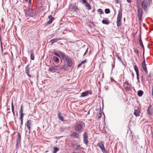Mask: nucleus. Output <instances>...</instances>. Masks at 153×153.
Segmentation results:
<instances>
[{"mask_svg": "<svg viewBox=\"0 0 153 153\" xmlns=\"http://www.w3.org/2000/svg\"><path fill=\"white\" fill-rule=\"evenodd\" d=\"M147 111V114L149 115H151L153 113V109L151 108V106L148 108Z\"/></svg>", "mask_w": 153, "mask_h": 153, "instance_id": "nucleus-12", "label": "nucleus"}, {"mask_svg": "<svg viewBox=\"0 0 153 153\" xmlns=\"http://www.w3.org/2000/svg\"><path fill=\"white\" fill-rule=\"evenodd\" d=\"M65 62H67V65L69 67H71L72 66L73 62L71 58H68L65 61Z\"/></svg>", "mask_w": 153, "mask_h": 153, "instance_id": "nucleus-8", "label": "nucleus"}, {"mask_svg": "<svg viewBox=\"0 0 153 153\" xmlns=\"http://www.w3.org/2000/svg\"><path fill=\"white\" fill-rule=\"evenodd\" d=\"M31 9L30 8H29L27 10H25L26 13L27 14H28L29 15V14L31 12Z\"/></svg>", "mask_w": 153, "mask_h": 153, "instance_id": "nucleus-33", "label": "nucleus"}, {"mask_svg": "<svg viewBox=\"0 0 153 153\" xmlns=\"http://www.w3.org/2000/svg\"><path fill=\"white\" fill-rule=\"evenodd\" d=\"M87 61V60L86 59H85L84 60L82 61V62H81L79 64H78V67H81V66L82 65V64H83L84 63L86 62Z\"/></svg>", "mask_w": 153, "mask_h": 153, "instance_id": "nucleus-23", "label": "nucleus"}, {"mask_svg": "<svg viewBox=\"0 0 153 153\" xmlns=\"http://www.w3.org/2000/svg\"><path fill=\"white\" fill-rule=\"evenodd\" d=\"M21 136L20 134L19 133H18V136L16 139V146H17L21 142Z\"/></svg>", "mask_w": 153, "mask_h": 153, "instance_id": "nucleus-9", "label": "nucleus"}, {"mask_svg": "<svg viewBox=\"0 0 153 153\" xmlns=\"http://www.w3.org/2000/svg\"><path fill=\"white\" fill-rule=\"evenodd\" d=\"M83 141L84 143L87 145L88 143V136L87 132H85L83 134Z\"/></svg>", "mask_w": 153, "mask_h": 153, "instance_id": "nucleus-4", "label": "nucleus"}, {"mask_svg": "<svg viewBox=\"0 0 153 153\" xmlns=\"http://www.w3.org/2000/svg\"><path fill=\"white\" fill-rule=\"evenodd\" d=\"M152 95L153 96V85L152 86Z\"/></svg>", "mask_w": 153, "mask_h": 153, "instance_id": "nucleus-56", "label": "nucleus"}, {"mask_svg": "<svg viewBox=\"0 0 153 153\" xmlns=\"http://www.w3.org/2000/svg\"><path fill=\"white\" fill-rule=\"evenodd\" d=\"M132 76H133V77H134V74L133 73V72H132Z\"/></svg>", "mask_w": 153, "mask_h": 153, "instance_id": "nucleus-63", "label": "nucleus"}, {"mask_svg": "<svg viewBox=\"0 0 153 153\" xmlns=\"http://www.w3.org/2000/svg\"><path fill=\"white\" fill-rule=\"evenodd\" d=\"M53 149V153H56L59 150V149L57 147H54Z\"/></svg>", "mask_w": 153, "mask_h": 153, "instance_id": "nucleus-24", "label": "nucleus"}, {"mask_svg": "<svg viewBox=\"0 0 153 153\" xmlns=\"http://www.w3.org/2000/svg\"><path fill=\"white\" fill-rule=\"evenodd\" d=\"M115 2V3L116 4L118 3H119V1L118 0H114Z\"/></svg>", "mask_w": 153, "mask_h": 153, "instance_id": "nucleus-55", "label": "nucleus"}, {"mask_svg": "<svg viewBox=\"0 0 153 153\" xmlns=\"http://www.w3.org/2000/svg\"><path fill=\"white\" fill-rule=\"evenodd\" d=\"M11 107H12V111L13 114V115L15 116V113L14 111V106L13 105V102H12L11 104Z\"/></svg>", "mask_w": 153, "mask_h": 153, "instance_id": "nucleus-28", "label": "nucleus"}, {"mask_svg": "<svg viewBox=\"0 0 153 153\" xmlns=\"http://www.w3.org/2000/svg\"><path fill=\"white\" fill-rule=\"evenodd\" d=\"M122 18V12L121 11H119L118 14L117 20V25L118 27H119L121 25V20Z\"/></svg>", "mask_w": 153, "mask_h": 153, "instance_id": "nucleus-2", "label": "nucleus"}, {"mask_svg": "<svg viewBox=\"0 0 153 153\" xmlns=\"http://www.w3.org/2000/svg\"><path fill=\"white\" fill-rule=\"evenodd\" d=\"M139 44L141 47L144 49V47L143 44L142 42H139Z\"/></svg>", "mask_w": 153, "mask_h": 153, "instance_id": "nucleus-42", "label": "nucleus"}, {"mask_svg": "<svg viewBox=\"0 0 153 153\" xmlns=\"http://www.w3.org/2000/svg\"><path fill=\"white\" fill-rule=\"evenodd\" d=\"M125 84L126 85H129V84L127 81H126L125 82Z\"/></svg>", "mask_w": 153, "mask_h": 153, "instance_id": "nucleus-48", "label": "nucleus"}, {"mask_svg": "<svg viewBox=\"0 0 153 153\" xmlns=\"http://www.w3.org/2000/svg\"><path fill=\"white\" fill-rule=\"evenodd\" d=\"M85 125L83 122H81L77 124L74 127L75 130L77 131H80L82 129L83 125Z\"/></svg>", "mask_w": 153, "mask_h": 153, "instance_id": "nucleus-3", "label": "nucleus"}, {"mask_svg": "<svg viewBox=\"0 0 153 153\" xmlns=\"http://www.w3.org/2000/svg\"><path fill=\"white\" fill-rule=\"evenodd\" d=\"M1 51L3 52V47L2 45V42L1 41Z\"/></svg>", "mask_w": 153, "mask_h": 153, "instance_id": "nucleus-50", "label": "nucleus"}, {"mask_svg": "<svg viewBox=\"0 0 153 153\" xmlns=\"http://www.w3.org/2000/svg\"><path fill=\"white\" fill-rule=\"evenodd\" d=\"M97 145L99 146L101 149L104 148L105 147L104 146V143L102 141H101L100 142L97 143Z\"/></svg>", "mask_w": 153, "mask_h": 153, "instance_id": "nucleus-14", "label": "nucleus"}, {"mask_svg": "<svg viewBox=\"0 0 153 153\" xmlns=\"http://www.w3.org/2000/svg\"><path fill=\"white\" fill-rule=\"evenodd\" d=\"M142 68L143 69V70H144L145 69L147 68L146 65V62H145V58L144 57L143 58V61L142 63Z\"/></svg>", "mask_w": 153, "mask_h": 153, "instance_id": "nucleus-16", "label": "nucleus"}, {"mask_svg": "<svg viewBox=\"0 0 153 153\" xmlns=\"http://www.w3.org/2000/svg\"><path fill=\"white\" fill-rule=\"evenodd\" d=\"M61 40V39L59 38H56L55 39H52L51 40L50 42L51 43V44H53V43L56 42L58 40Z\"/></svg>", "mask_w": 153, "mask_h": 153, "instance_id": "nucleus-18", "label": "nucleus"}, {"mask_svg": "<svg viewBox=\"0 0 153 153\" xmlns=\"http://www.w3.org/2000/svg\"><path fill=\"white\" fill-rule=\"evenodd\" d=\"M11 56H12V58H13V53H12V51L11 52Z\"/></svg>", "mask_w": 153, "mask_h": 153, "instance_id": "nucleus-61", "label": "nucleus"}, {"mask_svg": "<svg viewBox=\"0 0 153 153\" xmlns=\"http://www.w3.org/2000/svg\"><path fill=\"white\" fill-rule=\"evenodd\" d=\"M83 3L85 4L87 3V0H82Z\"/></svg>", "mask_w": 153, "mask_h": 153, "instance_id": "nucleus-46", "label": "nucleus"}, {"mask_svg": "<svg viewBox=\"0 0 153 153\" xmlns=\"http://www.w3.org/2000/svg\"><path fill=\"white\" fill-rule=\"evenodd\" d=\"M27 75L29 77H32L31 75L29 74V73H27Z\"/></svg>", "mask_w": 153, "mask_h": 153, "instance_id": "nucleus-54", "label": "nucleus"}, {"mask_svg": "<svg viewBox=\"0 0 153 153\" xmlns=\"http://www.w3.org/2000/svg\"><path fill=\"white\" fill-rule=\"evenodd\" d=\"M144 70V71H145V72H146V73H147V68L146 69H145L144 70Z\"/></svg>", "mask_w": 153, "mask_h": 153, "instance_id": "nucleus-59", "label": "nucleus"}, {"mask_svg": "<svg viewBox=\"0 0 153 153\" xmlns=\"http://www.w3.org/2000/svg\"><path fill=\"white\" fill-rule=\"evenodd\" d=\"M140 110L139 109H135L134 110V114L136 117L140 116Z\"/></svg>", "mask_w": 153, "mask_h": 153, "instance_id": "nucleus-13", "label": "nucleus"}, {"mask_svg": "<svg viewBox=\"0 0 153 153\" xmlns=\"http://www.w3.org/2000/svg\"><path fill=\"white\" fill-rule=\"evenodd\" d=\"M53 59L54 62H59V59L55 56H53Z\"/></svg>", "mask_w": 153, "mask_h": 153, "instance_id": "nucleus-20", "label": "nucleus"}, {"mask_svg": "<svg viewBox=\"0 0 153 153\" xmlns=\"http://www.w3.org/2000/svg\"><path fill=\"white\" fill-rule=\"evenodd\" d=\"M48 18L50 20H51L53 21L54 19V17H52V16L51 15H49L48 17Z\"/></svg>", "mask_w": 153, "mask_h": 153, "instance_id": "nucleus-31", "label": "nucleus"}, {"mask_svg": "<svg viewBox=\"0 0 153 153\" xmlns=\"http://www.w3.org/2000/svg\"><path fill=\"white\" fill-rule=\"evenodd\" d=\"M134 69L136 72V74H139V70L138 68L136 65H135L134 66Z\"/></svg>", "mask_w": 153, "mask_h": 153, "instance_id": "nucleus-22", "label": "nucleus"}, {"mask_svg": "<svg viewBox=\"0 0 153 153\" xmlns=\"http://www.w3.org/2000/svg\"><path fill=\"white\" fill-rule=\"evenodd\" d=\"M102 114L101 113V111H100V112L97 114V116L99 118H100L102 116Z\"/></svg>", "mask_w": 153, "mask_h": 153, "instance_id": "nucleus-34", "label": "nucleus"}, {"mask_svg": "<svg viewBox=\"0 0 153 153\" xmlns=\"http://www.w3.org/2000/svg\"><path fill=\"white\" fill-rule=\"evenodd\" d=\"M21 121V126H22L23 125V119H20Z\"/></svg>", "mask_w": 153, "mask_h": 153, "instance_id": "nucleus-51", "label": "nucleus"}, {"mask_svg": "<svg viewBox=\"0 0 153 153\" xmlns=\"http://www.w3.org/2000/svg\"><path fill=\"white\" fill-rule=\"evenodd\" d=\"M126 89H127L128 90H129L130 89L129 87H126Z\"/></svg>", "mask_w": 153, "mask_h": 153, "instance_id": "nucleus-60", "label": "nucleus"}, {"mask_svg": "<svg viewBox=\"0 0 153 153\" xmlns=\"http://www.w3.org/2000/svg\"><path fill=\"white\" fill-rule=\"evenodd\" d=\"M102 152L103 153H108L107 151L106 150V149H105V147L104 148H103L102 149H101Z\"/></svg>", "mask_w": 153, "mask_h": 153, "instance_id": "nucleus-35", "label": "nucleus"}, {"mask_svg": "<svg viewBox=\"0 0 153 153\" xmlns=\"http://www.w3.org/2000/svg\"><path fill=\"white\" fill-rule=\"evenodd\" d=\"M105 12L106 14H108L110 12V9L108 8L105 9Z\"/></svg>", "mask_w": 153, "mask_h": 153, "instance_id": "nucleus-30", "label": "nucleus"}, {"mask_svg": "<svg viewBox=\"0 0 153 153\" xmlns=\"http://www.w3.org/2000/svg\"><path fill=\"white\" fill-rule=\"evenodd\" d=\"M71 7L73 10L77 11L79 10L77 7V4L76 3H75L73 4H71L70 5Z\"/></svg>", "mask_w": 153, "mask_h": 153, "instance_id": "nucleus-10", "label": "nucleus"}, {"mask_svg": "<svg viewBox=\"0 0 153 153\" xmlns=\"http://www.w3.org/2000/svg\"><path fill=\"white\" fill-rule=\"evenodd\" d=\"M151 78V73H149V74L147 75V80H149V79H150Z\"/></svg>", "mask_w": 153, "mask_h": 153, "instance_id": "nucleus-37", "label": "nucleus"}, {"mask_svg": "<svg viewBox=\"0 0 153 153\" xmlns=\"http://www.w3.org/2000/svg\"><path fill=\"white\" fill-rule=\"evenodd\" d=\"M141 81L142 82L143 81V75L141 76Z\"/></svg>", "mask_w": 153, "mask_h": 153, "instance_id": "nucleus-57", "label": "nucleus"}, {"mask_svg": "<svg viewBox=\"0 0 153 153\" xmlns=\"http://www.w3.org/2000/svg\"><path fill=\"white\" fill-rule=\"evenodd\" d=\"M29 64H28L27 65V66H26L25 69H27V68H29L28 67H29Z\"/></svg>", "mask_w": 153, "mask_h": 153, "instance_id": "nucleus-58", "label": "nucleus"}, {"mask_svg": "<svg viewBox=\"0 0 153 153\" xmlns=\"http://www.w3.org/2000/svg\"><path fill=\"white\" fill-rule=\"evenodd\" d=\"M88 48H87V49L86 50L85 52L84 53V55H83V56H84L86 54L87 52L88 51Z\"/></svg>", "mask_w": 153, "mask_h": 153, "instance_id": "nucleus-52", "label": "nucleus"}, {"mask_svg": "<svg viewBox=\"0 0 153 153\" xmlns=\"http://www.w3.org/2000/svg\"><path fill=\"white\" fill-rule=\"evenodd\" d=\"M90 114V111H89L87 113V114L89 115Z\"/></svg>", "mask_w": 153, "mask_h": 153, "instance_id": "nucleus-64", "label": "nucleus"}, {"mask_svg": "<svg viewBox=\"0 0 153 153\" xmlns=\"http://www.w3.org/2000/svg\"><path fill=\"white\" fill-rule=\"evenodd\" d=\"M91 94L92 92L91 91H87L85 92L82 93L80 97H85L87 96L88 94Z\"/></svg>", "mask_w": 153, "mask_h": 153, "instance_id": "nucleus-7", "label": "nucleus"}, {"mask_svg": "<svg viewBox=\"0 0 153 153\" xmlns=\"http://www.w3.org/2000/svg\"><path fill=\"white\" fill-rule=\"evenodd\" d=\"M29 2L30 4H31V0H29Z\"/></svg>", "mask_w": 153, "mask_h": 153, "instance_id": "nucleus-62", "label": "nucleus"}, {"mask_svg": "<svg viewBox=\"0 0 153 153\" xmlns=\"http://www.w3.org/2000/svg\"><path fill=\"white\" fill-rule=\"evenodd\" d=\"M53 54L57 57H59L60 56L59 53L56 52H54Z\"/></svg>", "mask_w": 153, "mask_h": 153, "instance_id": "nucleus-39", "label": "nucleus"}, {"mask_svg": "<svg viewBox=\"0 0 153 153\" xmlns=\"http://www.w3.org/2000/svg\"><path fill=\"white\" fill-rule=\"evenodd\" d=\"M85 6L88 8V10H91V5L88 2L85 4Z\"/></svg>", "mask_w": 153, "mask_h": 153, "instance_id": "nucleus-27", "label": "nucleus"}, {"mask_svg": "<svg viewBox=\"0 0 153 153\" xmlns=\"http://www.w3.org/2000/svg\"><path fill=\"white\" fill-rule=\"evenodd\" d=\"M137 75V81L138 82L140 83V81L139 80V74H136Z\"/></svg>", "mask_w": 153, "mask_h": 153, "instance_id": "nucleus-43", "label": "nucleus"}, {"mask_svg": "<svg viewBox=\"0 0 153 153\" xmlns=\"http://www.w3.org/2000/svg\"><path fill=\"white\" fill-rule=\"evenodd\" d=\"M30 58L32 60H34V55L33 53H32L30 54Z\"/></svg>", "mask_w": 153, "mask_h": 153, "instance_id": "nucleus-32", "label": "nucleus"}, {"mask_svg": "<svg viewBox=\"0 0 153 153\" xmlns=\"http://www.w3.org/2000/svg\"><path fill=\"white\" fill-rule=\"evenodd\" d=\"M58 69V67L57 66H52L50 68L49 70L50 71H56Z\"/></svg>", "mask_w": 153, "mask_h": 153, "instance_id": "nucleus-17", "label": "nucleus"}, {"mask_svg": "<svg viewBox=\"0 0 153 153\" xmlns=\"http://www.w3.org/2000/svg\"><path fill=\"white\" fill-rule=\"evenodd\" d=\"M116 56L117 58V59H118V60L120 62L123 64V65H124V63H123V61H122V59H121V58L120 57V56L118 55H117Z\"/></svg>", "mask_w": 153, "mask_h": 153, "instance_id": "nucleus-26", "label": "nucleus"}, {"mask_svg": "<svg viewBox=\"0 0 153 153\" xmlns=\"http://www.w3.org/2000/svg\"><path fill=\"white\" fill-rule=\"evenodd\" d=\"M152 2V0H143L141 6L143 9L146 10H148V7L149 6Z\"/></svg>", "mask_w": 153, "mask_h": 153, "instance_id": "nucleus-1", "label": "nucleus"}, {"mask_svg": "<svg viewBox=\"0 0 153 153\" xmlns=\"http://www.w3.org/2000/svg\"><path fill=\"white\" fill-rule=\"evenodd\" d=\"M137 17L139 21H141L142 20V10L141 8L139 6L137 7Z\"/></svg>", "mask_w": 153, "mask_h": 153, "instance_id": "nucleus-5", "label": "nucleus"}, {"mask_svg": "<svg viewBox=\"0 0 153 153\" xmlns=\"http://www.w3.org/2000/svg\"><path fill=\"white\" fill-rule=\"evenodd\" d=\"M132 0H126L127 1L128 3H130L131 2Z\"/></svg>", "mask_w": 153, "mask_h": 153, "instance_id": "nucleus-53", "label": "nucleus"}, {"mask_svg": "<svg viewBox=\"0 0 153 153\" xmlns=\"http://www.w3.org/2000/svg\"><path fill=\"white\" fill-rule=\"evenodd\" d=\"M63 69L64 70H65V66H64L60 68L59 69V70H62Z\"/></svg>", "mask_w": 153, "mask_h": 153, "instance_id": "nucleus-47", "label": "nucleus"}, {"mask_svg": "<svg viewBox=\"0 0 153 153\" xmlns=\"http://www.w3.org/2000/svg\"><path fill=\"white\" fill-rule=\"evenodd\" d=\"M143 91L141 90H139L137 92V95L139 97H141L143 94Z\"/></svg>", "mask_w": 153, "mask_h": 153, "instance_id": "nucleus-21", "label": "nucleus"}, {"mask_svg": "<svg viewBox=\"0 0 153 153\" xmlns=\"http://www.w3.org/2000/svg\"><path fill=\"white\" fill-rule=\"evenodd\" d=\"M59 52L62 57L64 59V62H65V61L68 59V58H67V56H66L65 54L64 53L62 52L59 51Z\"/></svg>", "mask_w": 153, "mask_h": 153, "instance_id": "nucleus-11", "label": "nucleus"}, {"mask_svg": "<svg viewBox=\"0 0 153 153\" xmlns=\"http://www.w3.org/2000/svg\"><path fill=\"white\" fill-rule=\"evenodd\" d=\"M53 22V21L51 20H49V21H48V22H47V23L48 24H51V23H52V22Z\"/></svg>", "mask_w": 153, "mask_h": 153, "instance_id": "nucleus-49", "label": "nucleus"}, {"mask_svg": "<svg viewBox=\"0 0 153 153\" xmlns=\"http://www.w3.org/2000/svg\"><path fill=\"white\" fill-rule=\"evenodd\" d=\"M70 136L71 137H73L75 138H78L79 135L78 133L76 132H74L70 134Z\"/></svg>", "mask_w": 153, "mask_h": 153, "instance_id": "nucleus-15", "label": "nucleus"}, {"mask_svg": "<svg viewBox=\"0 0 153 153\" xmlns=\"http://www.w3.org/2000/svg\"><path fill=\"white\" fill-rule=\"evenodd\" d=\"M97 11L98 12L100 13V14H101L103 13V12L101 9H99L97 10Z\"/></svg>", "mask_w": 153, "mask_h": 153, "instance_id": "nucleus-36", "label": "nucleus"}, {"mask_svg": "<svg viewBox=\"0 0 153 153\" xmlns=\"http://www.w3.org/2000/svg\"><path fill=\"white\" fill-rule=\"evenodd\" d=\"M61 114L60 112H59L57 114L59 120L62 121H64V119L63 117L61 116Z\"/></svg>", "mask_w": 153, "mask_h": 153, "instance_id": "nucleus-19", "label": "nucleus"}, {"mask_svg": "<svg viewBox=\"0 0 153 153\" xmlns=\"http://www.w3.org/2000/svg\"><path fill=\"white\" fill-rule=\"evenodd\" d=\"M138 40L139 42H142V41L141 39V36L140 34L139 35V36L138 37Z\"/></svg>", "mask_w": 153, "mask_h": 153, "instance_id": "nucleus-38", "label": "nucleus"}, {"mask_svg": "<svg viewBox=\"0 0 153 153\" xmlns=\"http://www.w3.org/2000/svg\"><path fill=\"white\" fill-rule=\"evenodd\" d=\"M134 52L136 54H137V55L138 54V53H139V51H138L136 49H134Z\"/></svg>", "mask_w": 153, "mask_h": 153, "instance_id": "nucleus-41", "label": "nucleus"}, {"mask_svg": "<svg viewBox=\"0 0 153 153\" xmlns=\"http://www.w3.org/2000/svg\"><path fill=\"white\" fill-rule=\"evenodd\" d=\"M82 149V147H81L80 145H78L77 146L75 150L78 151V150H81Z\"/></svg>", "mask_w": 153, "mask_h": 153, "instance_id": "nucleus-25", "label": "nucleus"}, {"mask_svg": "<svg viewBox=\"0 0 153 153\" xmlns=\"http://www.w3.org/2000/svg\"><path fill=\"white\" fill-rule=\"evenodd\" d=\"M25 114L23 113H20V119H23V117Z\"/></svg>", "mask_w": 153, "mask_h": 153, "instance_id": "nucleus-40", "label": "nucleus"}, {"mask_svg": "<svg viewBox=\"0 0 153 153\" xmlns=\"http://www.w3.org/2000/svg\"><path fill=\"white\" fill-rule=\"evenodd\" d=\"M20 113H23V106L22 105H21V107Z\"/></svg>", "mask_w": 153, "mask_h": 153, "instance_id": "nucleus-44", "label": "nucleus"}, {"mask_svg": "<svg viewBox=\"0 0 153 153\" xmlns=\"http://www.w3.org/2000/svg\"><path fill=\"white\" fill-rule=\"evenodd\" d=\"M102 23L105 24L106 25H108L109 23V22H108L106 20H103L102 21Z\"/></svg>", "mask_w": 153, "mask_h": 153, "instance_id": "nucleus-29", "label": "nucleus"}, {"mask_svg": "<svg viewBox=\"0 0 153 153\" xmlns=\"http://www.w3.org/2000/svg\"><path fill=\"white\" fill-rule=\"evenodd\" d=\"M30 71V68H27V69H25V72L26 74L29 73Z\"/></svg>", "mask_w": 153, "mask_h": 153, "instance_id": "nucleus-45", "label": "nucleus"}, {"mask_svg": "<svg viewBox=\"0 0 153 153\" xmlns=\"http://www.w3.org/2000/svg\"><path fill=\"white\" fill-rule=\"evenodd\" d=\"M33 122V121L31 120H29L27 122L25 123V126H27L28 130L29 131L31 129V126L32 124V123Z\"/></svg>", "mask_w": 153, "mask_h": 153, "instance_id": "nucleus-6", "label": "nucleus"}]
</instances>
